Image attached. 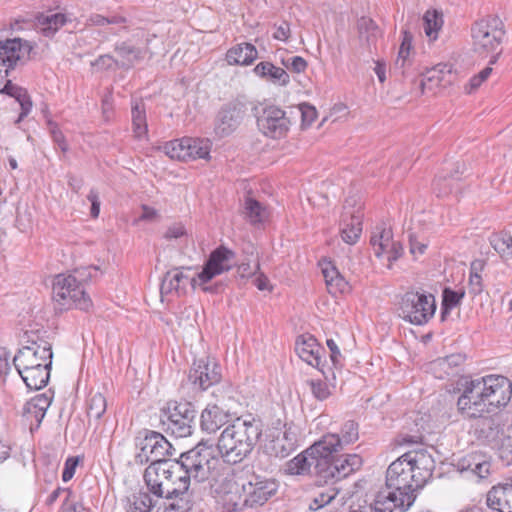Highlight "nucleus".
<instances>
[{"label": "nucleus", "instance_id": "1", "mask_svg": "<svg viewBox=\"0 0 512 512\" xmlns=\"http://www.w3.org/2000/svg\"><path fill=\"white\" fill-rule=\"evenodd\" d=\"M209 448L197 445L182 453L179 460L150 464L144 472L149 491L158 498H177L191 482L203 483L209 473Z\"/></svg>", "mask_w": 512, "mask_h": 512}, {"label": "nucleus", "instance_id": "2", "mask_svg": "<svg viewBox=\"0 0 512 512\" xmlns=\"http://www.w3.org/2000/svg\"><path fill=\"white\" fill-rule=\"evenodd\" d=\"M434 468L435 461L426 449L408 451L389 465L385 487L379 491L390 495L397 512H406L416 499L415 492L427 483Z\"/></svg>", "mask_w": 512, "mask_h": 512}, {"label": "nucleus", "instance_id": "3", "mask_svg": "<svg viewBox=\"0 0 512 512\" xmlns=\"http://www.w3.org/2000/svg\"><path fill=\"white\" fill-rule=\"evenodd\" d=\"M461 395L457 408L466 418H480L494 413L508 404L512 394V384L502 375L464 377L460 382Z\"/></svg>", "mask_w": 512, "mask_h": 512}, {"label": "nucleus", "instance_id": "4", "mask_svg": "<svg viewBox=\"0 0 512 512\" xmlns=\"http://www.w3.org/2000/svg\"><path fill=\"white\" fill-rule=\"evenodd\" d=\"M45 334L46 331L40 329L24 331L21 348L13 359L16 370L31 390L45 387L50 377L52 350Z\"/></svg>", "mask_w": 512, "mask_h": 512}, {"label": "nucleus", "instance_id": "5", "mask_svg": "<svg viewBox=\"0 0 512 512\" xmlns=\"http://www.w3.org/2000/svg\"><path fill=\"white\" fill-rule=\"evenodd\" d=\"M261 434L258 420L237 418L220 434L217 449L225 462L239 463L251 454Z\"/></svg>", "mask_w": 512, "mask_h": 512}, {"label": "nucleus", "instance_id": "6", "mask_svg": "<svg viewBox=\"0 0 512 512\" xmlns=\"http://www.w3.org/2000/svg\"><path fill=\"white\" fill-rule=\"evenodd\" d=\"M209 475L204 479L210 490L219 496L233 510L244 508L245 480L233 469L221 468L219 459L212 455L209 448Z\"/></svg>", "mask_w": 512, "mask_h": 512}, {"label": "nucleus", "instance_id": "7", "mask_svg": "<svg viewBox=\"0 0 512 512\" xmlns=\"http://www.w3.org/2000/svg\"><path fill=\"white\" fill-rule=\"evenodd\" d=\"M473 49L481 56L492 54L490 64H494L501 53L505 36L504 24L498 17H487L474 23L471 28Z\"/></svg>", "mask_w": 512, "mask_h": 512}, {"label": "nucleus", "instance_id": "8", "mask_svg": "<svg viewBox=\"0 0 512 512\" xmlns=\"http://www.w3.org/2000/svg\"><path fill=\"white\" fill-rule=\"evenodd\" d=\"M196 410L189 402L170 401L160 410V425L164 432L175 438L192 434Z\"/></svg>", "mask_w": 512, "mask_h": 512}, {"label": "nucleus", "instance_id": "9", "mask_svg": "<svg viewBox=\"0 0 512 512\" xmlns=\"http://www.w3.org/2000/svg\"><path fill=\"white\" fill-rule=\"evenodd\" d=\"M435 310L434 296L424 292H407L400 303V316L414 325L426 324L433 317Z\"/></svg>", "mask_w": 512, "mask_h": 512}, {"label": "nucleus", "instance_id": "10", "mask_svg": "<svg viewBox=\"0 0 512 512\" xmlns=\"http://www.w3.org/2000/svg\"><path fill=\"white\" fill-rule=\"evenodd\" d=\"M96 266H81L69 271L66 275V303L77 309L88 311L93 303L90 296L85 291V285L97 273Z\"/></svg>", "mask_w": 512, "mask_h": 512}, {"label": "nucleus", "instance_id": "11", "mask_svg": "<svg viewBox=\"0 0 512 512\" xmlns=\"http://www.w3.org/2000/svg\"><path fill=\"white\" fill-rule=\"evenodd\" d=\"M235 259V253L224 247L220 246L211 252L207 262L205 263L201 272L196 277L190 280L193 287L201 286L205 292H215L217 286H206L215 276L229 271Z\"/></svg>", "mask_w": 512, "mask_h": 512}, {"label": "nucleus", "instance_id": "12", "mask_svg": "<svg viewBox=\"0 0 512 512\" xmlns=\"http://www.w3.org/2000/svg\"><path fill=\"white\" fill-rule=\"evenodd\" d=\"M342 450L338 433H327L307 448V454L311 455L315 462V474L321 477Z\"/></svg>", "mask_w": 512, "mask_h": 512}, {"label": "nucleus", "instance_id": "13", "mask_svg": "<svg viewBox=\"0 0 512 512\" xmlns=\"http://www.w3.org/2000/svg\"><path fill=\"white\" fill-rule=\"evenodd\" d=\"M138 446L140 452L137 454V459L140 463L168 462L169 460L165 458L173 454V447L170 442L162 434L155 431H147Z\"/></svg>", "mask_w": 512, "mask_h": 512}, {"label": "nucleus", "instance_id": "14", "mask_svg": "<svg viewBox=\"0 0 512 512\" xmlns=\"http://www.w3.org/2000/svg\"><path fill=\"white\" fill-rule=\"evenodd\" d=\"M370 243L377 258L386 257L388 268H391L392 263L398 260L403 254L401 243L393 239L391 228L385 225L375 227L370 238Z\"/></svg>", "mask_w": 512, "mask_h": 512}, {"label": "nucleus", "instance_id": "15", "mask_svg": "<svg viewBox=\"0 0 512 512\" xmlns=\"http://www.w3.org/2000/svg\"><path fill=\"white\" fill-rule=\"evenodd\" d=\"M257 125L266 137L281 139L287 135L291 122L284 110L271 105L263 109L261 115L257 118Z\"/></svg>", "mask_w": 512, "mask_h": 512}, {"label": "nucleus", "instance_id": "16", "mask_svg": "<svg viewBox=\"0 0 512 512\" xmlns=\"http://www.w3.org/2000/svg\"><path fill=\"white\" fill-rule=\"evenodd\" d=\"M32 46L20 38L0 41V78L7 77L19 62L27 57Z\"/></svg>", "mask_w": 512, "mask_h": 512}, {"label": "nucleus", "instance_id": "17", "mask_svg": "<svg viewBox=\"0 0 512 512\" xmlns=\"http://www.w3.org/2000/svg\"><path fill=\"white\" fill-rule=\"evenodd\" d=\"M246 110L245 104L238 101L230 102L222 107L215 120V134L223 138L235 132L243 121Z\"/></svg>", "mask_w": 512, "mask_h": 512}, {"label": "nucleus", "instance_id": "18", "mask_svg": "<svg viewBox=\"0 0 512 512\" xmlns=\"http://www.w3.org/2000/svg\"><path fill=\"white\" fill-rule=\"evenodd\" d=\"M278 490L274 479L253 476L245 481L244 507H253L265 504Z\"/></svg>", "mask_w": 512, "mask_h": 512}, {"label": "nucleus", "instance_id": "19", "mask_svg": "<svg viewBox=\"0 0 512 512\" xmlns=\"http://www.w3.org/2000/svg\"><path fill=\"white\" fill-rule=\"evenodd\" d=\"M219 391L220 389H217L213 392V395L217 397V403L208 404L201 413V428L208 433H215L229 421V407L225 398L219 397L217 394Z\"/></svg>", "mask_w": 512, "mask_h": 512}, {"label": "nucleus", "instance_id": "20", "mask_svg": "<svg viewBox=\"0 0 512 512\" xmlns=\"http://www.w3.org/2000/svg\"><path fill=\"white\" fill-rule=\"evenodd\" d=\"M221 367L214 360L199 359L190 370L189 379L200 389L206 390L221 380Z\"/></svg>", "mask_w": 512, "mask_h": 512}, {"label": "nucleus", "instance_id": "21", "mask_svg": "<svg viewBox=\"0 0 512 512\" xmlns=\"http://www.w3.org/2000/svg\"><path fill=\"white\" fill-rule=\"evenodd\" d=\"M362 465V459L357 454H339L321 475L325 482L340 480L347 477Z\"/></svg>", "mask_w": 512, "mask_h": 512}, {"label": "nucleus", "instance_id": "22", "mask_svg": "<svg viewBox=\"0 0 512 512\" xmlns=\"http://www.w3.org/2000/svg\"><path fill=\"white\" fill-rule=\"evenodd\" d=\"M298 428L293 424H285L284 430L273 436L267 448L271 455L279 458L287 457L293 452L298 443Z\"/></svg>", "mask_w": 512, "mask_h": 512}, {"label": "nucleus", "instance_id": "23", "mask_svg": "<svg viewBox=\"0 0 512 512\" xmlns=\"http://www.w3.org/2000/svg\"><path fill=\"white\" fill-rule=\"evenodd\" d=\"M114 51L119 60V67L130 69L146 58L149 52L148 39L143 45H137L131 39L119 42L115 45Z\"/></svg>", "mask_w": 512, "mask_h": 512}, {"label": "nucleus", "instance_id": "24", "mask_svg": "<svg viewBox=\"0 0 512 512\" xmlns=\"http://www.w3.org/2000/svg\"><path fill=\"white\" fill-rule=\"evenodd\" d=\"M295 351L303 361L319 368L322 348L312 335L304 334L299 336L295 343Z\"/></svg>", "mask_w": 512, "mask_h": 512}, {"label": "nucleus", "instance_id": "25", "mask_svg": "<svg viewBox=\"0 0 512 512\" xmlns=\"http://www.w3.org/2000/svg\"><path fill=\"white\" fill-rule=\"evenodd\" d=\"M486 504L496 512H512V484L493 486L487 492Z\"/></svg>", "mask_w": 512, "mask_h": 512}, {"label": "nucleus", "instance_id": "26", "mask_svg": "<svg viewBox=\"0 0 512 512\" xmlns=\"http://www.w3.org/2000/svg\"><path fill=\"white\" fill-rule=\"evenodd\" d=\"M321 268L329 293L337 295L350 291L349 282L331 261H323Z\"/></svg>", "mask_w": 512, "mask_h": 512}, {"label": "nucleus", "instance_id": "27", "mask_svg": "<svg viewBox=\"0 0 512 512\" xmlns=\"http://www.w3.org/2000/svg\"><path fill=\"white\" fill-rule=\"evenodd\" d=\"M451 66L440 63L427 70L421 79L422 90L433 91L435 88L444 86L451 81Z\"/></svg>", "mask_w": 512, "mask_h": 512}, {"label": "nucleus", "instance_id": "28", "mask_svg": "<svg viewBox=\"0 0 512 512\" xmlns=\"http://www.w3.org/2000/svg\"><path fill=\"white\" fill-rule=\"evenodd\" d=\"M341 225L342 240L349 245L355 244L362 232V215L360 212H345Z\"/></svg>", "mask_w": 512, "mask_h": 512}, {"label": "nucleus", "instance_id": "29", "mask_svg": "<svg viewBox=\"0 0 512 512\" xmlns=\"http://www.w3.org/2000/svg\"><path fill=\"white\" fill-rule=\"evenodd\" d=\"M255 75L261 79L277 84L286 86L290 82L288 73L281 67L275 66L273 63L263 61L258 63L253 69Z\"/></svg>", "mask_w": 512, "mask_h": 512}, {"label": "nucleus", "instance_id": "30", "mask_svg": "<svg viewBox=\"0 0 512 512\" xmlns=\"http://www.w3.org/2000/svg\"><path fill=\"white\" fill-rule=\"evenodd\" d=\"M258 57L256 47L251 43H240L230 48L226 53V60L230 65L248 66Z\"/></svg>", "mask_w": 512, "mask_h": 512}, {"label": "nucleus", "instance_id": "31", "mask_svg": "<svg viewBox=\"0 0 512 512\" xmlns=\"http://www.w3.org/2000/svg\"><path fill=\"white\" fill-rule=\"evenodd\" d=\"M52 397L47 393L39 394L29 400L23 407V414L29 420H35L39 425L50 407Z\"/></svg>", "mask_w": 512, "mask_h": 512}, {"label": "nucleus", "instance_id": "32", "mask_svg": "<svg viewBox=\"0 0 512 512\" xmlns=\"http://www.w3.org/2000/svg\"><path fill=\"white\" fill-rule=\"evenodd\" d=\"M106 409L107 401L105 396L100 392H90L86 401L88 424L96 429Z\"/></svg>", "mask_w": 512, "mask_h": 512}, {"label": "nucleus", "instance_id": "33", "mask_svg": "<svg viewBox=\"0 0 512 512\" xmlns=\"http://www.w3.org/2000/svg\"><path fill=\"white\" fill-rule=\"evenodd\" d=\"M465 358L461 354H451L444 358H438L431 363V370L437 378L454 375L463 364Z\"/></svg>", "mask_w": 512, "mask_h": 512}, {"label": "nucleus", "instance_id": "34", "mask_svg": "<svg viewBox=\"0 0 512 512\" xmlns=\"http://www.w3.org/2000/svg\"><path fill=\"white\" fill-rule=\"evenodd\" d=\"M123 502L126 512H150L154 506L152 498L144 491L132 493Z\"/></svg>", "mask_w": 512, "mask_h": 512}, {"label": "nucleus", "instance_id": "35", "mask_svg": "<svg viewBox=\"0 0 512 512\" xmlns=\"http://www.w3.org/2000/svg\"><path fill=\"white\" fill-rule=\"evenodd\" d=\"M131 114L134 136L138 139H144L148 132L144 103L137 100L133 101Z\"/></svg>", "mask_w": 512, "mask_h": 512}, {"label": "nucleus", "instance_id": "36", "mask_svg": "<svg viewBox=\"0 0 512 512\" xmlns=\"http://www.w3.org/2000/svg\"><path fill=\"white\" fill-rule=\"evenodd\" d=\"M312 467L315 469V462L306 449L286 463L285 471L290 475H305L311 472Z\"/></svg>", "mask_w": 512, "mask_h": 512}, {"label": "nucleus", "instance_id": "37", "mask_svg": "<svg viewBox=\"0 0 512 512\" xmlns=\"http://www.w3.org/2000/svg\"><path fill=\"white\" fill-rule=\"evenodd\" d=\"M392 502L388 493L378 491L372 503L360 506L353 512H397V505Z\"/></svg>", "mask_w": 512, "mask_h": 512}, {"label": "nucleus", "instance_id": "38", "mask_svg": "<svg viewBox=\"0 0 512 512\" xmlns=\"http://www.w3.org/2000/svg\"><path fill=\"white\" fill-rule=\"evenodd\" d=\"M62 25H64V14L48 13L37 17L36 26L45 36H52Z\"/></svg>", "mask_w": 512, "mask_h": 512}, {"label": "nucleus", "instance_id": "39", "mask_svg": "<svg viewBox=\"0 0 512 512\" xmlns=\"http://www.w3.org/2000/svg\"><path fill=\"white\" fill-rule=\"evenodd\" d=\"M423 22L426 36L432 41L436 40L444 23L442 13L437 10H427Z\"/></svg>", "mask_w": 512, "mask_h": 512}, {"label": "nucleus", "instance_id": "40", "mask_svg": "<svg viewBox=\"0 0 512 512\" xmlns=\"http://www.w3.org/2000/svg\"><path fill=\"white\" fill-rule=\"evenodd\" d=\"M3 92L13 96L19 103L21 107V113L18 118V122L21 121L24 117H26L32 109V102L27 92L17 86H14L8 81V83L4 86Z\"/></svg>", "mask_w": 512, "mask_h": 512}, {"label": "nucleus", "instance_id": "41", "mask_svg": "<svg viewBox=\"0 0 512 512\" xmlns=\"http://www.w3.org/2000/svg\"><path fill=\"white\" fill-rule=\"evenodd\" d=\"M244 214L251 224H259L268 218L267 209L257 200L248 197L245 200Z\"/></svg>", "mask_w": 512, "mask_h": 512}, {"label": "nucleus", "instance_id": "42", "mask_svg": "<svg viewBox=\"0 0 512 512\" xmlns=\"http://www.w3.org/2000/svg\"><path fill=\"white\" fill-rule=\"evenodd\" d=\"M338 493V489L332 485L317 488L313 493V498L309 504V508L316 511L328 505L335 499Z\"/></svg>", "mask_w": 512, "mask_h": 512}, {"label": "nucleus", "instance_id": "43", "mask_svg": "<svg viewBox=\"0 0 512 512\" xmlns=\"http://www.w3.org/2000/svg\"><path fill=\"white\" fill-rule=\"evenodd\" d=\"M489 242L503 259L512 257V236L506 232L493 233Z\"/></svg>", "mask_w": 512, "mask_h": 512}, {"label": "nucleus", "instance_id": "44", "mask_svg": "<svg viewBox=\"0 0 512 512\" xmlns=\"http://www.w3.org/2000/svg\"><path fill=\"white\" fill-rule=\"evenodd\" d=\"M189 145V160L209 159L211 151V142L208 139L186 137Z\"/></svg>", "mask_w": 512, "mask_h": 512}, {"label": "nucleus", "instance_id": "45", "mask_svg": "<svg viewBox=\"0 0 512 512\" xmlns=\"http://www.w3.org/2000/svg\"><path fill=\"white\" fill-rule=\"evenodd\" d=\"M465 295L464 290L454 291L450 288H445L442 293V310L441 320L445 321L450 311L460 305L461 300Z\"/></svg>", "mask_w": 512, "mask_h": 512}, {"label": "nucleus", "instance_id": "46", "mask_svg": "<svg viewBox=\"0 0 512 512\" xmlns=\"http://www.w3.org/2000/svg\"><path fill=\"white\" fill-rule=\"evenodd\" d=\"M187 276L184 275L182 271H180L178 268L168 271L162 280L160 292L161 295L169 294L173 291H178L180 289L181 283H183L184 280H187Z\"/></svg>", "mask_w": 512, "mask_h": 512}, {"label": "nucleus", "instance_id": "47", "mask_svg": "<svg viewBox=\"0 0 512 512\" xmlns=\"http://www.w3.org/2000/svg\"><path fill=\"white\" fill-rule=\"evenodd\" d=\"M188 148L189 145L187 144L186 137L172 140L166 143L164 146L165 153L171 159H177L181 161L189 160Z\"/></svg>", "mask_w": 512, "mask_h": 512}, {"label": "nucleus", "instance_id": "48", "mask_svg": "<svg viewBox=\"0 0 512 512\" xmlns=\"http://www.w3.org/2000/svg\"><path fill=\"white\" fill-rule=\"evenodd\" d=\"M64 276L57 274L52 280V302L56 314H62L64 311Z\"/></svg>", "mask_w": 512, "mask_h": 512}, {"label": "nucleus", "instance_id": "49", "mask_svg": "<svg viewBox=\"0 0 512 512\" xmlns=\"http://www.w3.org/2000/svg\"><path fill=\"white\" fill-rule=\"evenodd\" d=\"M359 438L358 424L352 420L346 421L338 434L340 445L344 449L346 446L356 442Z\"/></svg>", "mask_w": 512, "mask_h": 512}, {"label": "nucleus", "instance_id": "50", "mask_svg": "<svg viewBox=\"0 0 512 512\" xmlns=\"http://www.w3.org/2000/svg\"><path fill=\"white\" fill-rule=\"evenodd\" d=\"M307 385L310 387L313 396L319 400H326L330 395L331 391L328 384L320 379L307 380Z\"/></svg>", "mask_w": 512, "mask_h": 512}, {"label": "nucleus", "instance_id": "51", "mask_svg": "<svg viewBox=\"0 0 512 512\" xmlns=\"http://www.w3.org/2000/svg\"><path fill=\"white\" fill-rule=\"evenodd\" d=\"M458 179L454 175H445L443 177H438L433 182V189L437 193L438 196L448 195L452 192L453 183Z\"/></svg>", "mask_w": 512, "mask_h": 512}, {"label": "nucleus", "instance_id": "52", "mask_svg": "<svg viewBox=\"0 0 512 512\" xmlns=\"http://www.w3.org/2000/svg\"><path fill=\"white\" fill-rule=\"evenodd\" d=\"M89 21L92 25L106 26V25H124L127 23V19L121 15L103 16L100 14H94L90 17Z\"/></svg>", "mask_w": 512, "mask_h": 512}, {"label": "nucleus", "instance_id": "53", "mask_svg": "<svg viewBox=\"0 0 512 512\" xmlns=\"http://www.w3.org/2000/svg\"><path fill=\"white\" fill-rule=\"evenodd\" d=\"M483 456L478 453H471L462 458L458 459L456 463V467L460 472H474V468L477 467V464L481 460Z\"/></svg>", "mask_w": 512, "mask_h": 512}, {"label": "nucleus", "instance_id": "54", "mask_svg": "<svg viewBox=\"0 0 512 512\" xmlns=\"http://www.w3.org/2000/svg\"><path fill=\"white\" fill-rule=\"evenodd\" d=\"M412 46V36L407 31L403 32L402 43L398 52V56L396 59V65L399 67H404L410 53V49Z\"/></svg>", "mask_w": 512, "mask_h": 512}, {"label": "nucleus", "instance_id": "55", "mask_svg": "<svg viewBox=\"0 0 512 512\" xmlns=\"http://www.w3.org/2000/svg\"><path fill=\"white\" fill-rule=\"evenodd\" d=\"M282 64L295 73L304 72L307 68L306 60L301 56H293L287 59H282Z\"/></svg>", "mask_w": 512, "mask_h": 512}, {"label": "nucleus", "instance_id": "56", "mask_svg": "<svg viewBox=\"0 0 512 512\" xmlns=\"http://www.w3.org/2000/svg\"><path fill=\"white\" fill-rule=\"evenodd\" d=\"M298 111L301 114L303 126H310L317 117V111L315 107L311 106L308 103L300 104L298 106Z\"/></svg>", "mask_w": 512, "mask_h": 512}, {"label": "nucleus", "instance_id": "57", "mask_svg": "<svg viewBox=\"0 0 512 512\" xmlns=\"http://www.w3.org/2000/svg\"><path fill=\"white\" fill-rule=\"evenodd\" d=\"M492 73L490 66L485 67L477 75H474L469 81V88H466L469 93L476 90L480 85L486 81Z\"/></svg>", "mask_w": 512, "mask_h": 512}, {"label": "nucleus", "instance_id": "58", "mask_svg": "<svg viewBox=\"0 0 512 512\" xmlns=\"http://www.w3.org/2000/svg\"><path fill=\"white\" fill-rule=\"evenodd\" d=\"M83 462V455H77L66 459V482L74 476L76 467L78 465H82Z\"/></svg>", "mask_w": 512, "mask_h": 512}, {"label": "nucleus", "instance_id": "59", "mask_svg": "<svg viewBox=\"0 0 512 512\" xmlns=\"http://www.w3.org/2000/svg\"><path fill=\"white\" fill-rule=\"evenodd\" d=\"M469 293L473 296L479 295L483 291V282L480 274H470L468 282Z\"/></svg>", "mask_w": 512, "mask_h": 512}, {"label": "nucleus", "instance_id": "60", "mask_svg": "<svg viewBox=\"0 0 512 512\" xmlns=\"http://www.w3.org/2000/svg\"><path fill=\"white\" fill-rule=\"evenodd\" d=\"M93 65L100 69H109V68H112L113 66L119 67V60H118V58L115 59L111 55L106 54V55L99 56L95 60Z\"/></svg>", "mask_w": 512, "mask_h": 512}, {"label": "nucleus", "instance_id": "61", "mask_svg": "<svg viewBox=\"0 0 512 512\" xmlns=\"http://www.w3.org/2000/svg\"><path fill=\"white\" fill-rule=\"evenodd\" d=\"M290 32V25L283 21L279 25L275 26L273 38L279 41H287L290 37Z\"/></svg>", "mask_w": 512, "mask_h": 512}, {"label": "nucleus", "instance_id": "62", "mask_svg": "<svg viewBox=\"0 0 512 512\" xmlns=\"http://www.w3.org/2000/svg\"><path fill=\"white\" fill-rule=\"evenodd\" d=\"M490 467V462L482 457L477 464V467L474 468V472L472 474L475 475L478 479H485L490 474Z\"/></svg>", "mask_w": 512, "mask_h": 512}, {"label": "nucleus", "instance_id": "63", "mask_svg": "<svg viewBox=\"0 0 512 512\" xmlns=\"http://www.w3.org/2000/svg\"><path fill=\"white\" fill-rule=\"evenodd\" d=\"M186 235V230L183 224L175 223L168 227L165 238L166 239H177Z\"/></svg>", "mask_w": 512, "mask_h": 512}, {"label": "nucleus", "instance_id": "64", "mask_svg": "<svg viewBox=\"0 0 512 512\" xmlns=\"http://www.w3.org/2000/svg\"><path fill=\"white\" fill-rule=\"evenodd\" d=\"M260 270V265L258 262L252 267L250 263H242L238 266V274L240 277H248L251 275H256Z\"/></svg>", "mask_w": 512, "mask_h": 512}]
</instances>
